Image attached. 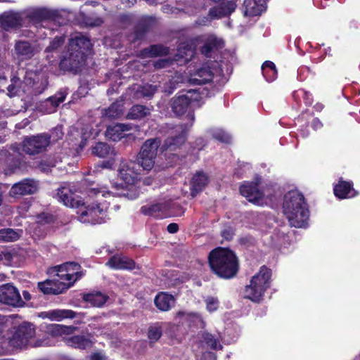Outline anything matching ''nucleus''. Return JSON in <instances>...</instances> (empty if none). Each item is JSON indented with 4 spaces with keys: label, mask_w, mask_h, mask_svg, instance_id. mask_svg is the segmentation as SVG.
Wrapping results in <instances>:
<instances>
[{
    "label": "nucleus",
    "mask_w": 360,
    "mask_h": 360,
    "mask_svg": "<svg viewBox=\"0 0 360 360\" xmlns=\"http://www.w3.org/2000/svg\"><path fill=\"white\" fill-rule=\"evenodd\" d=\"M92 153L99 158H106L116 154L114 148L103 142L97 143L92 148Z\"/></svg>",
    "instance_id": "37"
},
{
    "label": "nucleus",
    "mask_w": 360,
    "mask_h": 360,
    "mask_svg": "<svg viewBox=\"0 0 360 360\" xmlns=\"http://www.w3.org/2000/svg\"><path fill=\"white\" fill-rule=\"evenodd\" d=\"M54 332H56L57 334H62V333H68L69 330H70V328L65 327L60 325H56L54 327Z\"/></svg>",
    "instance_id": "53"
},
{
    "label": "nucleus",
    "mask_w": 360,
    "mask_h": 360,
    "mask_svg": "<svg viewBox=\"0 0 360 360\" xmlns=\"http://www.w3.org/2000/svg\"><path fill=\"white\" fill-rule=\"evenodd\" d=\"M176 319L181 323H186L189 326H195L198 328H204L205 323L201 316L195 312L179 311L176 316Z\"/></svg>",
    "instance_id": "16"
},
{
    "label": "nucleus",
    "mask_w": 360,
    "mask_h": 360,
    "mask_svg": "<svg viewBox=\"0 0 360 360\" xmlns=\"http://www.w3.org/2000/svg\"><path fill=\"white\" fill-rule=\"evenodd\" d=\"M167 231L170 233H176L179 229V226L175 223L169 224L167 228Z\"/></svg>",
    "instance_id": "54"
},
{
    "label": "nucleus",
    "mask_w": 360,
    "mask_h": 360,
    "mask_svg": "<svg viewBox=\"0 0 360 360\" xmlns=\"http://www.w3.org/2000/svg\"><path fill=\"white\" fill-rule=\"evenodd\" d=\"M31 75H32V73H27L26 76L25 77V82L30 85H31L32 84H34V81L32 82Z\"/></svg>",
    "instance_id": "58"
},
{
    "label": "nucleus",
    "mask_w": 360,
    "mask_h": 360,
    "mask_svg": "<svg viewBox=\"0 0 360 360\" xmlns=\"http://www.w3.org/2000/svg\"><path fill=\"white\" fill-rule=\"evenodd\" d=\"M254 1L259 4L260 8H262L264 10H265L267 0H254Z\"/></svg>",
    "instance_id": "61"
},
{
    "label": "nucleus",
    "mask_w": 360,
    "mask_h": 360,
    "mask_svg": "<svg viewBox=\"0 0 360 360\" xmlns=\"http://www.w3.org/2000/svg\"><path fill=\"white\" fill-rule=\"evenodd\" d=\"M65 42V37L60 36L56 37L52 41H50V44L46 47L45 51L47 53L46 58L50 61L52 62L53 60H51V58H53V55L50 56L51 53H56V56L55 58L59 57V54L58 52V49L64 44Z\"/></svg>",
    "instance_id": "33"
},
{
    "label": "nucleus",
    "mask_w": 360,
    "mask_h": 360,
    "mask_svg": "<svg viewBox=\"0 0 360 360\" xmlns=\"http://www.w3.org/2000/svg\"><path fill=\"white\" fill-rule=\"evenodd\" d=\"M170 208V202L165 201L141 207V212L146 215L162 218L166 216V212Z\"/></svg>",
    "instance_id": "19"
},
{
    "label": "nucleus",
    "mask_w": 360,
    "mask_h": 360,
    "mask_svg": "<svg viewBox=\"0 0 360 360\" xmlns=\"http://www.w3.org/2000/svg\"><path fill=\"white\" fill-rule=\"evenodd\" d=\"M22 231L20 229L14 230L7 228L0 229V242H13L20 238L22 236Z\"/></svg>",
    "instance_id": "35"
},
{
    "label": "nucleus",
    "mask_w": 360,
    "mask_h": 360,
    "mask_svg": "<svg viewBox=\"0 0 360 360\" xmlns=\"http://www.w3.org/2000/svg\"><path fill=\"white\" fill-rule=\"evenodd\" d=\"M131 129L129 124H116L109 126L106 130L105 136L108 139L113 141H120L126 136V132Z\"/></svg>",
    "instance_id": "24"
},
{
    "label": "nucleus",
    "mask_w": 360,
    "mask_h": 360,
    "mask_svg": "<svg viewBox=\"0 0 360 360\" xmlns=\"http://www.w3.org/2000/svg\"><path fill=\"white\" fill-rule=\"evenodd\" d=\"M80 269L79 264L72 262L56 266L49 270L53 278L38 283V288L46 295L63 293L83 276Z\"/></svg>",
    "instance_id": "1"
},
{
    "label": "nucleus",
    "mask_w": 360,
    "mask_h": 360,
    "mask_svg": "<svg viewBox=\"0 0 360 360\" xmlns=\"http://www.w3.org/2000/svg\"><path fill=\"white\" fill-rule=\"evenodd\" d=\"M22 22V16L19 12L10 11L0 15V25L6 30L20 26Z\"/></svg>",
    "instance_id": "17"
},
{
    "label": "nucleus",
    "mask_w": 360,
    "mask_h": 360,
    "mask_svg": "<svg viewBox=\"0 0 360 360\" xmlns=\"http://www.w3.org/2000/svg\"><path fill=\"white\" fill-rule=\"evenodd\" d=\"M176 56L180 58H186L188 60V58H191L193 55V50L191 46L186 44H181L178 48Z\"/></svg>",
    "instance_id": "42"
},
{
    "label": "nucleus",
    "mask_w": 360,
    "mask_h": 360,
    "mask_svg": "<svg viewBox=\"0 0 360 360\" xmlns=\"http://www.w3.org/2000/svg\"><path fill=\"white\" fill-rule=\"evenodd\" d=\"M84 22L87 27H98L103 23V20L98 16H86L84 18Z\"/></svg>",
    "instance_id": "44"
},
{
    "label": "nucleus",
    "mask_w": 360,
    "mask_h": 360,
    "mask_svg": "<svg viewBox=\"0 0 360 360\" xmlns=\"http://www.w3.org/2000/svg\"><path fill=\"white\" fill-rule=\"evenodd\" d=\"M240 192L248 201L262 205L266 203L265 193L260 188V179L257 178L255 181L245 182L240 187Z\"/></svg>",
    "instance_id": "10"
},
{
    "label": "nucleus",
    "mask_w": 360,
    "mask_h": 360,
    "mask_svg": "<svg viewBox=\"0 0 360 360\" xmlns=\"http://www.w3.org/2000/svg\"><path fill=\"white\" fill-rule=\"evenodd\" d=\"M85 181L89 182L86 191L89 196H95L99 198L100 195L101 197L111 195V192L107 190L106 187L95 186L94 184L90 183L88 179ZM77 208L78 209L77 211L78 219L82 223L98 224L105 222L106 212L108 208V203L105 201L101 202L98 199L91 204L81 202L79 207Z\"/></svg>",
    "instance_id": "2"
},
{
    "label": "nucleus",
    "mask_w": 360,
    "mask_h": 360,
    "mask_svg": "<svg viewBox=\"0 0 360 360\" xmlns=\"http://www.w3.org/2000/svg\"><path fill=\"white\" fill-rule=\"evenodd\" d=\"M83 299L92 307H101L105 303L107 296L100 292H96L84 295Z\"/></svg>",
    "instance_id": "32"
},
{
    "label": "nucleus",
    "mask_w": 360,
    "mask_h": 360,
    "mask_svg": "<svg viewBox=\"0 0 360 360\" xmlns=\"http://www.w3.org/2000/svg\"><path fill=\"white\" fill-rule=\"evenodd\" d=\"M22 295L26 300H30L31 298V295L27 291H24Z\"/></svg>",
    "instance_id": "63"
},
{
    "label": "nucleus",
    "mask_w": 360,
    "mask_h": 360,
    "mask_svg": "<svg viewBox=\"0 0 360 360\" xmlns=\"http://www.w3.org/2000/svg\"><path fill=\"white\" fill-rule=\"evenodd\" d=\"M66 97V93L64 91H60L55 96L49 98L45 102L44 105L49 106L50 108L46 109L45 112L46 113H52L55 112L58 105L65 101Z\"/></svg>",
    "instance_id": "34"
},
{
    "label": "nucleus",
    "mask_w": 360,
    "mask_h": 360,
    "mask_svg": "<svg viewBox=\"0 0 360 360\" xmlns=\"http://www.w3.org/2000/svg\"><path fill=\"white\" fill-rule=\"evenodd\" d=\"M10 322L11 321L8 317L0 315V332L8 326Z\"/></svg>",
    "instance_id": "52"
},
{
    "label": "nucleus",
    "mask_w": 360,
    "mask_h": 360,
    "mask_svg": "<svg viewBox=\"0 0 360 360\" xmlns=\"http://www.w3.org/2000/svg\"><path fill=\"white\" fill-rule=\"evenodd\" d=\"M91 47L90 39L81 33L72 36L69 41L67 52L60 63L61 69L77 72L85 63V54Z\"/></svg>",
    "instance_id": "3"
},
{
    "label": "nucleus",
    "mask_w": 360,
    "mask_h": 360,
    "mask_svg": "<svg viewBox=\"0 0 360 360\" xmlns=\"http://www.w3.org/2000/svg\"><path fill=\"white\" fill-rule=\"evenodd\" d=\"M311 126L314 129L316 130L322 127V123L318 118H315L312 120Z\"/></svg>",
    "instance_id": "55"
},
{
    "label": "nucleus",
    "mask_w": 360,
    "mask_h": 360,
    "mask_svg": "<svg viewBox=\"0 0 360 360\" xmlns=\"http://www.w3.org/2000/svg\"><path fill=\"white\" fill-rule=\"evenodd\" d=\"M195 94L193 91H188L186 94H179L170 101L172 110L177 116L184 115L189 108L193 96Z\"/></svg>",
    "instance_id": "14"
},
{
    "label": "nucleus",
    "mask_w": 360,
    "mask_h": 360,
    "mask_svg": "<svg viewBox=\"0 0 360 360\" xmlns=\"http://www.w3.org/2000/svg\"><path fill=\"white\" fill-rule=\"evenodd\" d=\"M209 264L212 270L224 278L233 277L238 269V259L230 250L218 248L210 252Z\"/></svg>",
    "instance_id": "5"
},
{
    "label": "nucleus",
    "mask_w": 360,
    "mask_h": 360,
    "mask_svg": "<svg viewBox=\"0 0 360 360\" xmlns=\"http://www.w3.org/2000/svg\"><path fill=\"white\" fill-rule=\"evenodd\" d=\"M141 165L134 162H122L118 170V175L127 184L133 185L139 174Z\"/></svg>",
    "instance_id": "13"
},
{
    "label": "nucleus",
    "mask_w": 360,
    "mask_h": 360,
    "mask_svg": "<svg viewBox=\"0 0 360 360\" xmlns=\"http://www.w3.org/2000/svg\"><path fill=\"white\" fill-rule=\"evenodd\" d=\"M55 198L67 207H79L81 200H76L68 186H61L56 190Z\"/></svg>",
    "instance_id": "18"
},
{
    "label": "nucleus",
    "mask_w": 360,
    "mask_h": 360,
    "mask_svg": "<svg viewBox=\"0 0 360 360\" xmlns=\"http://www.w3.org/2000/svg\"><path fill=\"white\" fill-rule=\"evenodd\" d=\"M186 129L184 125L176 126L165 141L164 147L165 149L174 151L183 145L186 141Z\"/></svg>",
    "instance_id": "15"
},
{
    "label": "nucleus",
    "mask_w": 360,
    "mask_h": 360,
    "mask_svg": "<svg viewBox=\"0 0 360 360\" xmlns=\"http://www.w3.org/2000/svg\"><path fill=\"white\" fill-rule=\"evenodd\" d=\"M157 85L146 84L141 87L140 92L143 96L150 97L157 91Z\"/></svg>",
    "instance_id": "48"
},
{
    "label": "nucleus",
    "mask_w": 360,
    "mask_h": 360,
    "mask_svg": "<svg viewBox=\"0 0 360 360\" xmlns=\"http://www.w3.org/2000/svg\"><path fill=\"white\" fill-rule=\"evenodd\" d=\"M124 106L122 101L113 103L108 109L105 110V115L109 118H116L123 114Z\"/></svg>",
    "instance_id": "40"
},
{
    "label": "nucleus",
    "mask_w": 360,
    "mask_h": 360,
    "mask_svg": "<svg viewBox=\"0 0 360 360\" xmlns=\"http://www.w3.org/2000/svg\"><path fill=\"white\" fill-rule=\"evenodd\" d=\"M0 302L13 307H22L24 304L18 290L11 284L0 286Z\"/></svg>",
    "instance_id": "12"
},
{
    "label": "nucleus",
    "mask_w": 360,
    "mask_h": 360,
    "mask_svg": "<svg viewBox=\"0 0 360 360\" xmlns=\"http://www.w3.org/2000/svg\"><path fill=\"white\" fill-rule=\"evenodd\" d=\"M160 145V141L158 139H148L143 144L137 160L144 170L150 171L153 167Z\"/></svg>",
    "instance_id": "9"
},
{
    "label": "nucleus",
    "mask_w": 360,
    "mask_h": 360,
    "mask_svg": "<svg viewBox=\"0 0 360 360\" xmlns=\"http://www.w3.org/2000/svg\"><path fill=\"white\" fill-rule=\"evenodd\" d=\"M353 184L349 181L340 180L334 187V194L340 199L353 198L357 192L352 188Z\"/></svg>",
    "instance_id": "21"
},
{
    "label": "nucleus",
    "mask_w": 360,
    "mask_h": 360,
    "mask_svg": "<svg viewBox=\"0 0 360 360\" xmlns=\"http://www.w3.org/2000/svg\"><path fill=\"white\" fill-rule=\"evenodd\" d=\"M122 195L127 196L128 198L131 200L136 199L138 196V193H131V192H127V193H123Z\"/></svg>",
    "instance_id": "59"
},
{
    "label": "nucleus",
    "mask_w": 360,
    "mask_h": 360,
    "mask_svg": "<svg viewBox=\"0 0 360 360\" xmlns=\"http://www.w3.org/2000/svg\"><path fill=\"white\" fill-rule=\"evenodd\" d=\"M210 133L214 139L221 142L229 143L231 139V136L221 129H212Z\"/></svg>",
    "instance_id": "41"
},
{
    "label": "nucleus",
    "mask_w": 360,
    "mask_h": 360,
    "mask_svg": "<svg viewBox=\"0 0 360 360\" xmlns=\"http://www.w3.org/2000/svg\"><path fill=\"white\" fill-rule=\"evenodd\" d=\"M44 317L51 321H61L63 319L75 317V312L69 309H53L43 313Z\"/></svg>",
    "instance_id": "28"
},
{
    "label": "nucleus",
    "mask_w": 360,
    "mask_h": 360,
    "mask_svg": "<svg viewBox=\"0 0 360 360\" xmlns=\"http://www.w3.org/2000/svg\"><path fill=\"white\" fill-rule=\"evenodd\" d=\"M207 357L210 359L211 360H215V356H214V354H212V353H208L204 356V358H207Z\"/></svg>",
    "instance_id": "64"
},
{
    "label": "nucleus",
    "mask_w": 360,
    "mask_h": 360,
    "mask_svg": "<svg viewBox=\"0 0 360 360\" xmlns=\"http://www.w3.org/2000/svg\"><path fill=\"white\" fill-rule=\"evenodd\" d=\"M169 61L167 59H160L153 63V65L155 69H160L168 66Z\"/></svg>",
    "instance_id": "50"
},
{
    "label": "nucleus",
    "mask_w": 360,
    "mask_h": 360,
    "mask_svg": "<svg viewBox=\"0 0 360 360\" xmlns=\"http://www.w3.org/2000/svg\"><path fill=\"white\" fill-rule=\"evenodd\" d=\"M213 75L210 67H202L191 75L190 82L193 84L202 85L211 82Z\"/></svg>",
    "instance_id": "22"
},
{
    "label": "nucleus",
    "mask_w": 360,
    "mask_h": 360,
    "mask_svg": "<svg viewBox=\"0 0 360 360\" xmlns=\"http://www.w3.org/2000/svg\"><path fill=\"white\" fill-rule=\"evenodd\" d=\"M91 360H108L106 356L101 353H96L91 356Z\"/></svg>",
    "instance_id": "56"
},
{
    "label": "nucleus",
    "mask_w": 360,
    "mask_h": 360,
    "mask_svg": "<svg viewBox=\"0 0 360 360\" xmlns=\"http://www.w3.org/2000/svg\"><path fill=\"white\" fill-rule=\"evenodd\" d=\"M151 109L142 105H134L129 110L127 118L129 120H141L150 114Z\"/></svg>",
    "instance_id": "31"
},
{
    "label": "nucleus",
    "mask_w": 360,
    "mask_h": 360,
    "mask_svg": "<svg viewBox=\"0 0 360 360\" xmlns=\"http://www.w3.org/2000/svg\"><path fill=\"white\" fill-rule=\"evenodd\" d=\"M154 302L158 309L167 311L174 305L175 300L172 295L162 292L156 295Z\"/></svg>",
    "instance_id": "25"
},
{
    "label": "nucleus",
    "mask_w": 360,
    "mask_h": 360,
    "mask_svg": "<svg viewBox=\"0 0 360 360\" xmlns=\"http://www.w3.org/2000/svg\"><path fill=\"white\" fill-rule=\"evenodd\" d=\"M206 309L210 312H214L217 310L219 307V302L217 297L207 296L204 300Z\"/></svg>",
    "instance_id": "43"
},
{
    "label": "nucleus",
    "mask_w": 360,
    "mask_h": 360,
    "mask_svg": "<svg viewBox=\"0 0 360 360\" xmlns=\"http://www.w3.org/2000/svg\"><path fill=\"white\" fill-rule=\"evenodd\" d=\"M34 335V326L30 323H23L12 328L8 337V344L14 348H22L27 346L36 347L46 344L43 340L35 341L33 339Z\"/></svg>",
    "instance_id": "6"
},
{
    "label": "nucleus",
    "mask_w": 360,
    "mask_h": 360,
    "mask_svg": "<svg viewBox=\"0 0 360 360\" xmlns=\"http://www.w3.org/2000/svg\"><path fill=\"white\" fill-rule=\"evenodd\" d=\"M283 209L292 226L302 228L306 226L309 211L302 193L297 191L287 193L284 197Z\"/></svg>",
    "instance_id": "4"
},
{
    "label": "nucleus",
    "mask_w": 360,
    "mask_h": 360,
    "mask_svg": "<svg viewBox=\"0 0 360 360\" xmlns=\"http://www.w3.org/2000/svg\"><path fill=\"white\" fill-rule=\"evenodd\" d=\"M205 44L201 49V52L206 56H209L214 48H220L223 46V41L213 34L202 37Z\"/></svg>",
    "instance_id": "26"
},
{
    "label": "nucleus",
    "mask_w": 360,
    "mask_h": 360,
    "mask_svg": "<svg viewBox=\"0 0 360 360\" xmlns=\"http://www.w3.org/2000/svg\"><path fill=\"white\" fill-rule=\"evenodd\" d=\"M122 3L130 7L136 3V0H122Z\"/></svg>",
    "instance_id": "60"
},
{
    "label": "nucleus",
    "mask_w": 360,
    "mask_h": 360,
    "mask_svg": "<svg viewBox=\"0 0 360 360\" xmlns=\"http://www.w3.org/2000/svg\"><path fill=\"white\" fill-rule=\"evenodd\" d=\"M221 6L224 8L226 15H230L232 12H233L236 7V4L232 1H228Z\"/></svg>",
    "instance_id": "49"
},
{
    "label": "nucleus",
    "mask_w": 360,
    "mask_h": 360,
    "mask_svg": "<svg viewBox=\"0 0 360 360\" xmlns=\"http://www.w3.org/2000/svg\"><path fill=\"white\" fill-rule=\"evenodd\" d=\"M262 71L263 76L268 82L274 81L277 77L275 64L271 61H265L262 66Z\"/></svg>",
    "instance_id": "38"
},
{
    "label": "nucleus",
    "mask_w": 360,
    "mask_h": 360,
    "mask_svg": "<svg viewBox=\"0 0 360 360\" xmlns=\"http://www.w3.org/2000/svg\"><path fill=\"white\" fill-rule=\"evenodd\" d=\"M39 188V184L32 179H25L12 186L9 191L11 197L20 198L25 195H32L37 192Z\"/></svg>",
    "instance_id": "11"
},
{
    "label": "nucleus",
    "mask_w": 360,
    "mask_h": 360,
    "mask_svg": "<svg viewBox=\"0 0 360 360\" xmlns=\"http://www.w3.org/2000/svg\"><path fill=\"white\" fill-rule=\"evenodd\" d=\"M271 276V270L264 266H262L259 272L252 278L250 285L245 287V298L255 302H259L266 290L270 287Z\"/></svg>",
    "instance_id": "8"
},
{
    "label": "nucleus",
    "mask_w": 360,
    "mask_h": 360,
    "mask_svg": "<svg viewBox=\"0 0 360 360\" xmlns=\"http://www.w3.org/2000/svg\"><path fill=\"white\" fill-rule=\"evenodd\" d=\"M207 183L208 178L205 174L201 172H196L191 181V195L195 196L207 186Z\"/></svg>",
    "instance_id": "27"
},
{
    "label": "nucleus",
    "mask_w": 360,
    "mask_h": 360,
    "mask_svg": "<svg viewBox=\"0 0 360 360\" xmlns=\"http://www.w3.org/2000/svg\"><path fill=\"white\" fill-rule=\"evenodd\" d=\"M209 15L211 19L221 18L226 15L224 8L219 5L218 6L211 8L209 11Z\"/></svg>",
    "instance_id": "46"
},
{
    "label": "nucleus",
    "mask_w": 360,
    "mask_h": 360,
    "mask_svg": "<svg viewBox=\"0 0 360 360\" xmlns=\"http://www.w3.org/2000/svg\"><path fill=\"white\" fill-rule=\"evenodd\" d=\"M51 13L46 8H41L35 11L32 15V19L36 27H46L49 20L51 18Z\"/></svg>",
    "instance_id": "30"
},
{
    "label": "nucleus",
    "mask_w": 360,
    "mask_h": 360,
    "mask_svg": "<svg viewBox=\"0 0 360 360\" xmlns=\"http://www.w3.org/2000/svg\"><path fill=\"white\" fill-rule=\"evenodd\" d=\"M148 338L150 342L158 341L162 335V330L160 326H151L148 329Z\"/></svg>",
    "instance_id": "45"
},
{
    "label": "nucleus",
    "mask_w": 360,
    "mask_h": 360,
    "mask_svg": "<svg viewBox=\"0 0 360 360\" xmlns=\"http://www.w3.org/2000/svg\"><path fill=\"white\" fill-rule=\"evenodd\" d=\"M66 342L71 347L83 349L90 347L92 345L91 341L83 335L70 337L66 340Z\"/></svg>",
    "instance_id": "36"
},
{
    "label": "nucleus",
    "mask_w": 360,
    "mask_h": 360,
    "mask_svg": "<svg viewBox=\"0 0 360 360\" xmlns=\"http://www.w3.org/2000/svg\"><path fill=\"white\" fill-rule=\"evenodd\" d=\"M39 50L27 41H18L15 45V53L20 60L31 58Z\"/></svg>",
    "instance_id": "20"
},
{
    "label": "nucleus",
    "mask_w": 360,
    "mask_h": 360,
    "mask_svg": "<svg viewBox=\"0 0 360 360\" xmlns=\"http://www.w3.org/2000/svg\"><path fill=\"white\" fill-rule=\"evenodd\" d=\"M204 340L207 345L213 349H221L222 346L219 344L217 339H215L211 334H205Z\"/></svg>",
    "instance_id": "47"
},
{
    "label": "nucleus",
    "mask_w": 360,
    "mask_h": 360,
    "mask_svg": "<svg viewBox=\"0 0 360 360\" xmlns=\"http://www.w3.org/2000/svg\"><path fill=\"white\" fill-rule=\"evenodd\" d=\"M244 7L245 15H258L264 11L262 8H260L259 4L254 0H245Z\"/></svg>",
    "instance_id": "39"
},
{
    "label": "nucleus",
    "mask_w": 360,
    "mask_h": 360,
    "mask_svg": "<svg viewBox=\"0 0 360 360\" xmlns=\"http://www.w3.org/2000/svg\"><path fill=\"white\" fill-rule=\"evenodd\" d=\"M63 137V133L56 129L51 135L46 133L35 136H26L22 142L23 152L30 155H34L46 151L50 144Z\"/></svg>",
    "instance_id": "7"
},
{
    "label": "nucleus",
    "mask_w": 360,
    "mask_h": 360,
    "mask_svg": "<svg viewBox=\"0 0 360 360\" xmlns=\"http://www.w3.org/2000/svg\"><path fill=\"white\" fill-rule=\"evenodd\" d=\"M146 32V29L145 27H141V26H138L136 27L134 32V37L133 39L134 41L140 39L142 38L145 32Z\"/></svg>",
    "instance_id": "51"
},
{
    "label": "nucleus",
    "mask_w": 360,
    "mask_h": 360,
    "mask_svg": "<svg viewBox=\"0 0 360 360\" xmlns=\"http://www.w3.org/2000/svg\"><path fill=\"white\" fill-rule=\"evenodd\" d=\"M233 232L231 230H224L222 231V236L225 238L226 240H230L232 237Z\"/></svg>",
    "instance_id": "57"
},
{
    "label": "nucleus",
    "mask_w": 360,
    "mask_h": 360,
    "mask_svg": "<svg viewBox=\"0 0 360 360\" xmlns=\"http://www.w3.org/2000/svg\"><path fill=\"white\" fill-rule=\"evenodd\" d=\"M168 53V49L162 45H152L143 49L140 52L139 56L142 58H153L167 55Z\"/></svg>",
    "instance_id": "29"
},
{
    "label": "nucleus",
    "mask_w": 360,
    "mask_h": 360,
    "mask_svg": "<svg viewBox=\"0 0 360 360\" xmlns=\"http://www.w3.org/2000/svg\"><path fill=\"white\" fill-rule=\"evenodd\" d=\"M187 117L189 120H191V123L189 124V127H191L193 123V121H194V115L192 112H189L187 115Z\"/></svg>",
    "instance_id": "62"
},
{
    "label": "nucleus",
    "mask_w": 360,
    "mask_h": 360,
    "mask_svg": "<svg viewBox=\"0 0 360 360\" xmlns=\"http://www.w3.org/2000/svg\"><path fill=\"white\" fill-rule=\"evenodd\" d=\"M107 265L115 269H133L135 267L134 262L129 257L116 255L112 257Z\"/></svg>",
    "instance_id": "23"
}]
</instances>
